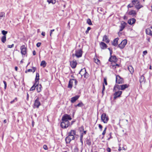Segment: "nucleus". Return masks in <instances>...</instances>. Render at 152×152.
<instances>
[{
    "mask_svg": "<svg viewBox=\"0 0 152 152\" xmlns=\"http://www.w3.org/2000/svg\"><path fill=\"white\" fill-rule=\"evenodd\" d=\"M71 119L72 118L69 115L67 114H64L61 119L62 121L61 123V127L63 129L67 128L70 124V123L68 120Z\"/></svg>",
    "mask_w": 152,
    "mask_h": 152,
    "instance_id": "f257e3e1",
    "label": "nucleus"
},
{
    "mask_svg": "<svg viewBox=\"0 0 152 152\" xmlns=\"http://www.w3.org/2000/svg\"><path fill=\"white\" fill-rule=\"evenodd\" d=\"M76 131L74 130H71L68 133V136L65 138V141L66 143H69L70 141L75 139V136L76 135Z\"/></svg>",
    "mask_w": 152,
    "mask_h": 152,
    "instance_id": "f03ea898",
    "label": "nucleus"
},
{
    "mask_svg": "<svg viewBox=\"0 0 152 152\" xmlns=\"http://www.w3.org/2000/svg\"><path fill=\"white\" fill-rule=\"evenodd\" d=\"M110 57L109 58L107 63L111 68H113L114 66V56H112L113 52L112 50L110 51Z\"/></svg>",
    "mask_w": 152,
    "mask_h": 152,
    "instance_id": "7ed1b4c3",
    "label": "nucleus"
},
{
    "mask_svg": "<svg viewBox=\"0 0 152 152\" xmlns=\"http://www.w3.org/2000/svg\"><path fill=\"white\" fill-rule=\"evenodd\" d=\"M77 83V81L75 79H72L69 81L68 87L69 88H72L73 85L76 87Z\"/></svg>",
    "mask_w": 152,
    "mask_h": 152,
    "instance_id": "20e7f679",
    "label": "nucleus"
},
{
    "mask_svg": "<svg viewBox=\"0 0 152 152\" xmlns=\"http://www.w3.org/2000/svg\"><path fill=\"white\" fill-rule=\"evenodd\" d=\"M129 86V85L127 84L120 85H116L115 86V88H116L119 90H124L126 88H128Z\"/></svg>",
    "mask_w": 152,
    "mask_h": 152,
    "instance_id": "39448f33",
    "label": "nucleus"
},
{
    "mask_svg": "<svg viewBox=\"0 0 152 152\" xmlns=\"http://www.w3.org/2000/svg\"><path fill=\"white\" fill-rule=\"evenodd\" d=\"M115 82L116 84H120L124 83V79L119 75H117L116 76Z\"/></svg>",
    "mask_w": 152,
    "mask_h": 152,
    "instance_id": "423d86ee",
    "label": "nucleus"
},
{
    "mask_svg": "<svg viewBox=\"0 0 152 152\" xmlns=\"http://www.w3.org/2000/svg\"><path fill=\"white\" fill-rule=\"evenodd\" d=\"M102 121L104 123H107L108 121V117L106 113H103L101 116Z\"/></svg>",
    "mask_w": 152,
    "mask_h": 152,
    "instance_id": "0eeeda50",
    "label": "nucleus"
},
{
    "mask_svg": "<svg viewBox=\"0 0 152 152\" xmlns=\"http://www.w3.org/2000/svg\"><path fill=\"white\" fill-rule=\"evenodd\" d=\"M21 53L23 55H25L27 54V48L24 45H23L20 47Z\"/></svg>",
    "mask_w": 152,
    "mask_h": 152,
    "instance_id": "6e6552de",
    "label": "nucleus"
},
{
    "mask_svg": "<svg viewBox=\"0 0 152 152\" xmlns=\"http://www.w3.org/2000/svg\"><path fill=\"white\" fill-rule=\"evenodd\" d=\"M82 51L80 49H79L75 51V54H73V56L75 55L77 58L80 57L82 56Z\"/></svg>",
    "mask_w": 152,
    "mask_h": 152,
    "instance_id": "1a4fd4ad",
    "label": "nucleus"
},
{
    "mask_svg": "<svg viewBox=\"0 0 152 152\" xmlns=\"http://www.w3.org/2000/svg\"><path fill=\"white\" fill-rule=\"evenodd\" d=\"M127 43V41L126 39L123 40L121 43L119 44L118 47L121 49H123Z\"/></svg>",
    "mask_w": 152,
    "mask_h": 152,
    "instance_id": "9d476101",
    "label": "nucleus"
},
{
    "mask_svg": "<svg viewBox=\"0 0 152 152\" xmlns=\"http://www.w3.org/2000/svg\"><path fill=\"white\" fill-rule=\"evenodd\" d=\"M40 105L41 103L39 101V97H37L34 101V106L38 108Z\"/></svg>",
    "mask_w": 152,
    "mask_h": 152,
    "instance_id": "9b49d317",
    "label": "nucleus"
},
{
    "mask_svg": "<svg viewBox=\"0 0 152 152\" xmlns=\"http://www.w3.org/2000/svg\"><path fill=\"white\" fill-rule=\"evenodd\" d=\"M127 25V23L124 21H122L121 23V26H120V29L119 31H122L124 29L125 27Z\"/></svg>",
    "mask_w": 152,
    "mask_h": 152,
    "instance_id": "f8f14e48",
    "label": "nucleus"
},
{
    "mask_svg": "<svg viewBox=\"0 0 152 152\" xmlns=\"http://www.w3.org/2000/svg\"><path fill=\"white\" fill-rule=\"evenodd\" d=\"M99 45L101 48L102 49H105L107 47V45L103 42H101L99 44Z\"/></svg>",
    "mask_w": 152,
    "mask_h": 152,
    "instance_id": "ddd939ff",
    "label": "nucleus"
},
{
    "mask_svg": "<svg viewBox=\"0 0 152 152\" xmlns=\"http://www.w3.org/2000/svg\"><path fill=\"white\" fill-rule=\"evenodd\" d=\"M144 75V74H143L140 77V83H144L146 81V80Z\"/></svg>",
    "mask_w": 152,
    "mask_h": 152,
    "instance_id": "4468645a",
    "label": "nucleus"
},
{
    "mask_svg": "<svg viewBox=\"0 0 152 152\" xmlns=\"http://www.w3.org/2000/svg\"><path fill=\"white\" fill-rule=\"evenodd\" d=\"M122 93V91H118L115 92V99L117 97H120Z\"/></svg>",
    "mask_w": 152,
    "mask_h": 152,
    "instance_id": "2eb2a0df",
    "label": "nucleus"
},
{
    "mask_svg": "<svg viewBox=\"0 0 152 152\" xmlns=\"http://www.w3.org/2000/svg\"><path fill=\"white\" fill-rule=\"evenodd\" d=\"M70 64L72 68H75L76 67L77 63L76 61L73 60L70 62Z\"/></svg>",
    "mask_w": 152,
    "mask_h": 152,
    "instance_id": "dca6fc26",
    "label": "nucleus"
},
{
    "mask_svg": "<svg viewBox=\"0 0 152 152\" xmlns=\"http://www.w3.org/2000/svg\"><path fill=\"white\" fill-rule=\"evenodd\" d=\"M136 20L134 18H131L129 19L128 21V23L130 25H132L135 23Z\"/></svg>",
    "mask_w": 152,
    "mask_h": 152,
    "instance_id": "f3484780",
    "label": "nucleus"
},
{
    "mask_svg": "<svg viewBox=\"0 0 152 152\" xmlns=\"http://www.w3.org/2000/svg\"><path fill=\"white\" fill-rule=\"evenodd\" d=\"M79 96L77 95L75 96L72 97L70 101L72 103H74L79 98Z\"/></svg>",
    "mask_w": 152,
    "mask_h": 152,
    "instance_id": "a211bd4d",
    "label": "nucleus"
},
{
    "mask_svg": "<svg viewBox=\"0 0 152 152\" xmlns=\"http://www.w3.org/2000/svg\"><path fill=\"white\" fill-rule=\"evenodd\" d=\"M102 41L107 43H109L110 42L108 37L106 35H104L103 36Z\"/></svg>",
    "mask_w": 152,
    "mask_h": 152,
    "instance_id": "6ab92c4d",
    "label": "nucleus"
},
{
    "mask_svg": "<svg viewBox=\"0 0 152 152\" xmlns=\"http://www.w3.org/2000/svg\"><path fill=\"white\" fill-rule=\"evenodd\" d=\"M37 87V90L38 92H40L42 88V85L41 84H38L37 85H36V87Z\"/></svg>",
    "mask_w": 152,
    "mask_h": 152,
    "instance_id": "aec40b11",
    "label": "nucleus"
},
{
    "mask_svg": "<svg viewBox=\"0 0 152 152\" xmlns=\"http://www.w3.org/2000/svg\"><path fill=\"white\" fill-rule=\"evenodd\" d=\"M39 74L38 73H37L36 75V77L35 79V85H37L39 84Z\"/></svg>",
    "mask_w": 152,
    "mask_h": 152,
    "instance_id": "412c9836",
    "label": "nucleus"
},
{
    "mask_svg": "<svg viewBox=\"0 0 152 152\" xmlns=\"http://www.w3.org/2000/svg\"><path fill=\"white\" fill-rule=\"evenodd\" d=\"M145 32L147 34L152 36V31L150 28H147L145 30Z\"/></svg>",
    "mask_w": 152,
    "mask_h": 152,
    "instance_id": "4be33fe9",
    "label": "nucleus"
},
{
    "mask_svg": "<svg viewBox=\"0 0 152 152\" xmlns=\"http://www.w3.org/2000/svg\"><path fill=\"white\" fill-rule=\"evenodd\" d=\"M86 71V70L85 68H84L81 70L80 72H79V74H80L82 77L85 75V73Z\"/></svg>",
    "mask_w": 152,
    "mask_h": 152,
    "instance_id": "5701e85b",
    "label": "nucleus"
},
{
    "mask_svg": "<svg viewBox=\"0 0 152 152\" xmlns=\"http://www.w3.org/2000/svg\"><path fill=\"white\" fill-rule=\"evenodd\" d=\"M128 69L131 74H132L133 73L134 71V69L132 66L130 65L128 66Z\"/></svg>",
    "mask_w": 152,
    "mask_h": 152,
    "instance_id": "b1692460",
    "label": "nucleus"
},
{
    "mask_svg": "<svg viewBox=\"0 0 152 152\" xmlns=\"http://www.w3.org/2000/svg\"><path fill=\"white\" fill-rule=\"evenodd\" d=\"M32 68V69H29L26 70L25 72L27 73L28 72H33V73H34L35 72L36 68L34 67H33Z\"/></svg>",
    "mask_w": 152,
    "mask_h": 152,
    "instance_id": "393cba45",
    "label": "nucleus"
},
{
    "mask_svg": "<svg viewBox=\"0 0 152 152\" xmlns=\"http://www.w3.org/2000/svg\"><path fill=\"white\" fill-rule=\"evenodd\" d=\"M128 14L131 15H135L136 14V11L133 10H132L128 12Z\"/></svg>",
    "mask_w": 152,
    "mask_h": 152,
    "instance_id": "a878e982",
    "label": "nucleus"
},
{
    "mask_svg": "<svg viewBox=\"0 0 152 152\" xmlns=\"http://www.w3.org/2000/svg\"><path fill=\"white\" fill-rule=\"evenodd\" d=\"M142 7V5H140V4L139 1H138V4H137L135 5V8L137 10L140 9Z\"/></svg>",
    "mask_w": 152,
    "mask_h": 152,
    "instance_id": "bb28decb",
    "label": "nucleus"
},
{
    "mask_svg": "<svg viewBox=\"0 0 152 152\" xmlns=\"http://www.w3.org/2000/svg\"><path fill=\"white\" fill-rule=\"evenodd\" d=\"M40 65L41 66H42L44 68L46 65V63L45 61H41Z\"/></svg>",
    "mask_w": 152,
    "mask_h": 152,
    "instance_id": "cd10ccee",
    "label": "nucleus"
},
{
    "mask_svg": "<svg viewBox=\"0 0 152 152\" xmlns=\"http://www.w3.org/2000/svg\"><path fill=\"white\" fill-rule=\"evenodd\" d=\"M139 1L138 0H133L132 1V3L133 5H134L135 6L137 4H138Z\"/></svg>",
    "mask_w": 152,
    "mask_h": 152,
    "instance_id": "c85d7f7f",
    "label": "nucleus"
},
{
    "mask_svg": "<svg viewBox=\"0 0 152 152\" xmlns=\"http://www.w3.org/2000/svg\"><path fill=\"white\" fill-rule=\"evenodd\" d=\"M1 41L2 42L4 43L6 41V36H3L1 38Z\"/></svg>",
    "mask_w": 152,
    "mask_h": 152,
    "instance_id": "c756f323",
    "label": "nucleus"
},
{
    "mask_svg": "<svg viewBox=\"0 0 152 152\" xmlns=\"http://www.w3.org/2000/svg\"><path fill=\"white\" fill-rule=\"evenodd\" d=\"M47 2L49 4L52 3L53 4H55L56 2V1L55 0H48Z\"/></svg>",
    "mask_w": 152,
    "mask_h": 152,
    "instance_id": "7c9ffc66",
    "label": "nucleus"
},
{
    "mask_svg": "<svg viewBox=\"0 0 152 152\" xmlns=\"http://www.w3.org/2000/svg\"><path fill=\"white\" fill-rule=\"evenodd\" d=\"M5 16V13L4 12H1L0 13V19L4 17Z\"/></svg>",
    "mask_w": 152,
    "mask_h": 152,
    "instance_id": "2f4dec72",
    "label": "nucleus"
},
{
    "mask_svg": "<svg viewBox=\"0 0 152 152\" xmlns=\"http://www.w3.org/2000/svg\"><path fill=\"white\" fill-rule=\"evenodd\" d=\"M119 39L118 38L115 39V46H116L118 45V41Z\"/></svg>",
    "mask_w": 152,
    "mask_h": 152,
    "instance_id": "473e14b6",
    "label": "nucleus"
},
{
    "mask_svg": "<svg viewBox=\"0 0 152 152\" xmlns=\"http://www.w3.org/2000/svg\"><path fill=\"white\" fill-rule=\"evenodd\" d=\"M86 144L90 145L91 144V141L90 140L87 139L86 141Z\"/></svg>",
    "mask_w": 152,
    "mask_h": 152,
    "instance_id": "72a5a7b5",
    "label": "nucleus"
},
{
    "mask_svg": "<svg viewBox=\"0 0 152 152\" xmlns=\"http://www.w3.org/2000/svg\"><path fill=\"white\" fill-rule=\"evenodd\" d=\"M36 87V85H35V83L34 84L33 86L30 89V90L31 91H33L35 89V88Z\"/></svg>",
    "mask_w": 152,
    "mask_h": 152,
    "instance_id": "f704fd0d",
    "label": "nucleus"
},
{
    "mask_svg": "<svg viewBox=\"0 0 152 152\" xmlns=\"http://www.w3.org/2000/svg\"><path fill=\"white\" fill-rule=\"evenodd\" d=\"M116 59L117 58L116 56H115V68H116V67H119L120 66V65L119 64H115V62L116 61Z\"/></svg>",
    "mask_w": 152,
    "mask_h": 152,
    "instance_id": "c9c22d12",
    "label": "nucleus"
},
{
    "mask_svg": "<svg viewBox=\"0 0 152 152\" xmlns=\"http://www.w3.org/2000/svg\"><path fill=\"white\" fill-rule=\"evenodd\" d=\"M84 106V104L82 102H81L78 104H77L75 106V107H82Z\"/></svg>",
    "mask_w": 152,
    "mask_h": 152,
    "instance_id": "e433bc0d",
    "label": "nucleus"
},
{
    "mask_svg": "<svg viewBox=\"0 0 152 152\" xmlns=\"http://www.w3.org/2000/svg\"><path fill=\"white\" fill-rule=\"evenodd\" d=\"M87 23L89 25H92V23H91V20L89 18L87 19Z\"/></svg>",
    "mask_w": 152,
    "mask_h": 152,
    "instance_id": "4c0bfd02",
    "label": "nucleus"
},
{
    "mask_svg": "<svg viewBox=\"0 0 152 152\" xmlns=\"http://www.w3.org/2000/svg\"><path fill=\"white\" fill-rule=\"evenodd\" d=\"M83 76L84 77L86 78H87L88 77V74L87 73V72L86 71L85 72V75H83Z\"/></svg>",
    "mask_w": 152,
    "mask_h": 152,
    "instance_id": "58836bf2",
    "label": "nucleus"
},
{
    "mask_svg": "<svg viewBox=\"0 0 152 152\" xmlns=\"http://www.w3.org/2000/svg\"><path fill=\"white\" fill-rule=\"evenodd\" d=\"M7 32L4 30H3L2 31V33L4 36H6L5 35L7 34Z\"/></svg>",
    "mask_w": 152,
    "mask_h": 152,
    "instance_id": "ea45409f",
    "label": "nucleus"
},
{
    "mask_svg": "<svg viewBox=\"0 0 152 152\" xmlns=\"http://www.w3.org/2000/svg\"><path fill=\"white\" fill-rule=\"evenodd\" d=\"M102 86H103V88H102V94L103 95L104 94V90L105 89V86L103 83V84Z\"/></svg>",
    "mask_w": 152,
    "mask_h": 152,
    "instance_id": "a19ab883",
    "label": "nucleus"
},
{
    "mask_svg": "<svg viewBox=\"0 0 152 152\" xmlns=\"http://www.w3.org/2000/svg\"><path fill=\"white\" fill-rule=\"evenodd\" d=\"M123 150L124 151H126V148H125L124 147H123L122 148H121V147H120L118 149V150L119 151H121V150Z\"/></svg>",
    "mask_w": 152,
    "mask_h": 152,
    "instance_id": "79ce46f5",
    "label": "nucleus"
},
{
    "mask_svg": "<svg viewBox=\"0 0 152 152\" xmlns=\"http://www.w3.org/2000/svg\"><path fill=\"white\" fill-rule=\"evenodd\" d=\"M91 29V27H88V28H87V30H86V34H87L88 33V31L89 30H90Z\"/></svg>",
    "mask_w": 152,
    "mask_h": 152,
    "instance_id": "37998d69",
    "label": "nucleus"
},
{
    "mask_svg": "<svg viewBox=\"0 0 152 152\" xmlns=\"http://www.w3.org/2000/svg\"><path fill=\"white\" fill-rule=\"evenodd\" d=\"M84 130V128L83 126H81L80 128V132H81L82 131H83Z\"/></svg>",
    "mask_w": 152,
    "mask_h": 152,
    "instance_id": "c03bdc74",
    "label": "nucleus"
},
{
    "mask_svg": "<svg viewBox=\"0 0 152 152\" xmlns=\"http://www.w3.org/2000/svg\"><path fill=\"white\" fill-rule=\"evenodd\" d=\"M104 84H105L106 85H107V79L106 78H104Z\"/></svg>",
    "mask_w": 152,
    "mask_h": 152,
    "instance_id": "a18cd8bd",
    "label": "nucleus"
},
{
    "mask_svg": "<svg viewBox=\"0 0 152 152\" xmlns=\"http://www.w3.org/2000/svg\"><path fill=\"white\" fill-rule=\"evenodd\" d=\"M95 62L97 64H99V63H100L99 60L98 59H95Z\"/></svg>",
    "mask_w": 152,
    "mask_h": 152,
    "instance_id": "49530a36",
    "label": "nucleus"
},
{
    "mask_svg": "<svg viewBox=\"0 0 152 152\" xmlns=\"http://www.w3.org/2000/svg\"><path fill=\"white\" fill-rule=\"evenodd\" d=\"M43 148L45 150H47L48 149V148L47 145H44L43 146Z\"/></svg>",
    "mask_w": 152,
    "mask_h": 152,
    "instance_id": "de8ad7c7",
    "label": "nucleus"
},
{
    "mask_svg": "<svg viewBox=\"0 0 152 152\" xmlns=\"http://www.w3.org/2000/svg\"><path fill=\"white\" fill-rule=\"evenodd\" d=\"M15 100H16V101H17V98H15V99H14V100H13L11 101V102H10V103L11 104H12L13 103H14L15 102Z\"/></svg>",
    "mask_w": 152,
    "mask_h": 152,
    "instance_id": "09e8293b",
    "label": "nucleus"
},
{
    "mask_svg": "<svg viewBox=\"0 0 152 152\" xmlns=\"http://www.w3.org/2000/svg\"><path fill=\"white\" fill-rule=\"evenodd\" d=\"M14 46V45L13 44H12L11 45H7V47L8 48H12Z\"/></svg>",
    "mask_w": 152,
    "mask_h": 152,
    "instance_id": "8fccbe9b",
    "label": "nucleus"
},
{
    "mask_svg": "<svg viewBox=\"0 0 152 152\" xmlns=\"http://www.w3.org/2000/svg\"><path fill=\"white\" fill-rule=\"evenodd\" d=\"M3 83L4 84V88L5 89H6V87H7V83H6V82L5 81H3Z\"/></svg>",
    "mask_w": 152,
    "mask_h": 152,
    "instance_id": "3c124183",
    "label": "nucleus"
},
{
    "mask_svg": "<svg viewBox=\"0 0 152 152\" xmlns=\"http://www.w3.org/2000/svg\"><path fill=\"white\" fill-rule=\"evenodd\" d=\"M106 129H107V128L105 127V128L104 131H103V132H102V134L103 135V136L106 133Z\"/></svg>",
    "mask_w": 152,
    "mask_h": 152,
    "instance_id": "603ef678",
    "label": "nucleus"
},
{
    "mask_svg": "<svg viewBox=\"0 0 152 152\" xmlns=\"http://www.w3.org/2000/svg\"><path fill=\"white\" fill-rule=\"evenodd\" d=\"M99 128L100 129V130L102 131V126L100 124H99Z\"/></svg>",
    "mask_w": 152,
    "mask_h": 152,
    "instance_id": "864d4df0",
    "label": "nucleus"
},
{
    "mask_svg": "<svg viewBox=\"0 0 152 152\" xmlns=\"http://www.w3.org/2000/svg\"><path fill=\"white\" fill-rule=\"evenodd\" d=\"M41 45V43L40 42H38L37 44L36 45L37 47H39Z\"/></svg>",
    "mask_w": 152,
    "mask_h": 152,
    "instance_id": "5fc2aeb1",
    "label": "nucleus"
},
{
    "mask_svg": "<svg viewBox=\"0 0 152 152\" xmlns=\"http://www.w3.org/2000/svg\"><path fill=\"white\" fill-rule=\"evenodd\" d=\"M133 5L132 4V5H131L129 4L128 5L127 7L128 8H131L132 7H133Z\"/></svg>",
    "mask_w": 152,
    "mask_h": 152,
    "instance_id": "6e6d98bb",
    "label": "nucleus"
},
{
    "mask_svg": "<svg viewBox=\"0 0 152 152\" xmlns=\"http://www.w3.org/2000/svg\"><path fill=\"white\" fill-rule=\"evenodd\" d=\"M147 53V52L146 50L144 51L143 52V53L144 55H146Z\"/></svg>",
    "mask_w": 152,
    "mask_h": 152,
    "instance_id": "4d7b16f0",
    "label": "nucleus"
},
{
    "mask_svg": "<svg viewBox=\"0 0 152 152\" xmlns=\"http://www.w3.org/2000/svg\"><path fill=\"white\" fill-rule=\"evenodd\" d=\"M83 138H81V137H80V141L81 142L82 145L83 144V140H82Z\"/></svg>",
    "mask_w": 152,
    "mask_h": 152,
    "instance_id": "13d9d810",
    "label": "nucleus"
},
{
    "mask_svg": "<svg viewBox=\"0 0 152 152\" xmlns=\"http://www.w3.org/2000/svg\"><path fill=\"white\" fill-rule=\"evenodd\" d=\"M107 151L108 152H110L111 149L110 148H107Z\"/></svg>",
    "mask_w": 152,
    "mask_h": 152,
    "instance_id": "bf43d9fd",
    "label": "nucleus"
},
{
    "mask_svg": "<svg viewBox=\"0 0 152 152\" xmlns=\"http://www.w3.org/2000/svg\"><path fill=\"white\" fill-rule=\"evenodd\" d=\"M83 134H84L83 133V132L81 133L80 134V137L83 138Z\"/></svg>",
    "mask_w": 152,
    "mask_h": 152,
    "instance_id": "052dcab7",
    "label": "nucleus"
},
{
    "mask_svg": "<svg viewBox=\"0 0 152 152\" xmlns=\"http://www.w3.org/2000/svg\"><path fill=\"white\" fill-rule=\"evenodd\" d=\"M28 98H29V95L28 93H27V98H26V99L27 100H28Z\"/></svg>",
    "mask_w": 152,
    "mask_h": 152,
    "instance_id": "680f3d73",
    "label": "nucleus"
},
{
    "mask_svg": "<svg viewBox=\"0 0 152 152\" xmlns=\"http://www.w3.org/2000/svg\"><path fill=\"white\" fill-rule=\"evenodd\" d=\"M33 54L34 56L36 54V52L35 50H34L33 52Z\"/></svg>",
    "mask_w": 152,
    "mask_h": 152,
    "instance_id": "e2e57ef3",
    "label": "nucleus"
},
{
    "mask_svg": "<svg viewBox=\"0 0 152 152\" xmlns=\"http://www.w3.org/2000/svg\"><path fill=\"white\" fill-rule=\"evenodd\" d=\"M41 34L43 36H45V33L44 32H42Z\"/></svg>",
    "mask_w": 152,
    "mask_h": 152,
    "instance_id": "0e129e2a",
    "label": "nucleus"
},
{
    "mask_svg": "<svg viewBox=\"0 0 152 152\" xmlns=\"http://www.w3.org/2000/svg\"><path fill=\"white\" fill-rule=\"evenodd\" d=\"M109 135L110 136V137L109 138H108V140H109L110 138H111V133H110L109 134Z\"/></svg>",
    "mask_w": 152,
    "mask_h": 152,
    "instance_id": "69168bd1",
    "label": "nucleus"
},
{
    "mask_svg": "<svg viewBox=\"0 0 152 152\" xmlns=\"http://www.w3.org/2000/svg\"><path fill=\"white\" fill-rule=\"evenodd\" d=\"M124 20H126L127 19V17L126 16H124Z\"/></svg>",
    "mask_w": 152,
    "mask_h": 152,
    "instance_id": "338daca9",
    "label": "nucleus"
},
{
    "mask_svg": "<svg viewBox=\"0 0 152 152\" xmlns=\"http://www.w3.org/2000/svg\"><path fill=\"white\" fill-rule=\"evenodd\" d=\"M147 40L148 41V42H150V38H147Z\"/></svg>",
    "mask_w": 152,
    "mask_h": 152,
    "instance_id": "774afa93",
    "label": "nucleus"
}]
</instances>
